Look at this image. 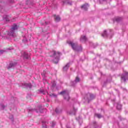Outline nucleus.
I'll return each instance as SVG.
<instances>
[{"mask_svg":"<svg viewBox=\"0 0 128 128\" xmlns=\"http://www.w3.org/2000/svg\"><path fill=\"white\" fill-rule=\"evenodd\" d=\"M68 44L70 46L72 49L76 52H82V46H79L78 43H74L72 41H68Z\"/></svg>","mask_w":128,"mask_h":128,"instance_id":"nucleus-1","label":"nucleus"},{"mask_svg":"<svg viewBox=\"0 0 128 128\" xmlns=\"http://www.w3.org/2000/svg\"><path fill=\"white\" fill-rule=\"evenodd\" d=\"M52 56H52L54 58L53 59V62L54 64H56L58 63V62L60 60V56L61 53L60 52H57L56 51H52Z\"/></svg>","mask_w":128,"mask_h":128,"instance_id":"nucleus-2","label":"nucleus"},{"mask_svg":"<svg viewBox=\"0 0 128 128\" xmlns=\"http://www.w3.org/2000/svg\"><path fill=\"white\" fill-rule=\"evenodd\" d=\"M18 27L16 24H13L10 32L8 33V36L14 38V36H16V30H18Z\"/></svg>","mask_w":128,"mask_h":128,"instance_id":"nucleus-3","label":"nucleus"},{"mask_svg":"<svg viewBox=\"0 0 128 128\" xmlns=\"http://www.w3.org/2000/svg\"><path fill=\"white\" fill-rule=\"evenodd\" d=\"M60 94L63 96L64 100L68 102L70 100V95H68V90H64L60 92Z\"/></svg>","mask_w":128,"mask_h":128,"instance_id":"nucleus-4","label":"nucleus"},{"mask_svg":"<svg viewBox=\"0 0 128 128\" xmlns=\"http://www.w3.org/2000/svg\"><path fill=\"white\" fill-rule=\"evenodd\" d=\"M37 112V113L40 112V114H42L43 111H42V106H38L37 109L30 108L28 110V112Z\"/></svg>","mask_w":128,"mask_h":128,"instance_id":"nucleus-5","label":"nucleus"},{"mask_svg":"<svg viewBox=\"0 0 128 128\" xmlns=\"http://www.w3.org/2000/svg\"><path fill=\"white\" fill-rule=\"evenodd\" d=\"M121 80H123L124 82H126L128 80V72H124L121 76Z\"/></svg>","mask_w":128,"mask_h":128,"instance_id":"nucleus-6","label":"nucleus"},{"mask_svg":"<svg viewBox=\"0 0 128 128\" xmlns=\"http://www.w3.org/2000/svg\"><path fill=\"white\" fill-rule=\"evenodd\" d=\"M112 33L108 34L106 30H104L103 34H102V36L103 38H112Z\"/></svg>","mask_w":128,"mask_h":128,"instance_id":"nucleus-7","label":"nucleus"},{"mask_svg":"<svg viewBox=\"0 0 128 128\" xmlns=\"http://www.w3.org/2000/svg\"><path fill=\"white\" fill-rule=\"evenodd\" d=\"M22 88H32V85L30 83H22Z\"/></svg>","mask_w":128,"mask_h":128,"instance_id":"nucleus-8","label":"nucleus"},{"mask_svg":"<svg viewBox=\"0 0 128 128\" xmlns=\"http://www.w3.org/2000/svg\"><path fill=\"white\" fill-rule=\"evenodd\" d=\"M16 66V62H10L7 67L8 70H10V68H14Z\"/></svg>","mask_w":128,"mask_h":128,"instance_id":"nucleus-9","label":"nucleus"},{"mask_svg":"<svg viewBox=\"0 0 128 128\" xmlns=\"http://www.w3.org/2000/svg\"><path fill=\"white\" fill-rule=\"evenodd\" d=\"M80 78L78 76H76L74 81H72L70 82L71 86H74V84H76L77 82H80Z\"/></svg>","mask_w":128,"mask_h":128,"instance_id":"nucleus-10","label":"nucleus"},{"mask_svg":"<svg viewBox=\"0 0 128 128\" xmlns=\"http://www.w3.org/2000/svg\"><path fill=\"white\" fill-rule=\"evenodd\" d=\"M90 7V5L86 3L84 4H83L82 6H81V8L82 10H88V9Z\"/></svg>","mask_w":128,"mask_h":128,"instance_id":"nucleus-11","label":"nucleus"},{"mask_svg":"<svg viewBox=\"0 0 128 128\" xmlns=\"http://www.w3.org/2000/svg\"><path fill=\"white\" fill-rule=\"evenodd\" d=\"M88 96H90V100L88 98V103H90V100L96 98V96L94 95V94H88Z\"/></svg>","mask_w":128,"mask_h":128,"instance_id":"nucleus-12","label":"nucleus"},{"mask_svg":"<svg viewBox=\"0 0 128 128\" xmlns=\"http://www.w3.org/2000/svg\"><path fill=\"white\" fill-rule=\"evenodd\" d=\"M4 2H0V12L4 13V12H6V10L4 9V7L2 6L4 4Z\"/></svg>","mask_w":128,"mask_h":128,"instance_id":"nucleus-13","label":"nucleus"},{"mask_svg":"<svg viewBox=\"0 0 128 128\" xmlns=\"http://www.w3.org/2000/svg\"><path fill=\"white\" fill-rule=\"evenodd\" d=\"M4 20H6V22H10V17L8 15H4L3 16Z\"/></svg>","mask_w":128,"mask_h":128,"instance_id":"nucleus-14","label":"nucleus"},{"mask_svg":"<svg viewBox=\"0 0 128 128\" xmlns=\"http://www.w3.org/2000/svg\"><path fill=\"white\" fill-rule=\"evenodd\" d=\"M92 126L94 128H100V124L98 123V122L94 121L92 122Z\"/></svg>","mask_w":128,"mask_h":128,"instance_id":"nucleus-15","label":"nucleus"},{"mask_svg":"<svg viewBox=\"0 0 128 128\" xmlns=\"http://www.w3.org/2000/svg\"><path fill=\"white\" fill-rule=\"evenodd\" d=\"M22 56L24 58H26V60H28V58H30V56H28V53H26V52H24L22 54Z\"/></svg>","mask_w":128,"mask_h":128,"instance_id":"nucleus-16","label":"nucleus"},{"mask_svg":"<svg viewBox=\"0 0 128 128\" xmlns=\"http://www.w3.org/2000/svg\"><path fill=\"white\" fill-rule=\"evenodd\" d=\"M78 112V108H74V106H73V110L72 111H70L69 112L70 114H76V112Z\"/></svg>","mask_w":128,"mask_h":128,"instance_id":"nucleus-17","label":"nucleus"},{"mask_svg":"<svg viewBox=\"0 0 128 128\" xmlns=\"http://www.w3.org/2000/svg\"><path fill=\"white\" fill-rule=\"evenodd\" d=\"M54 18L55 20V21L56 22H60V17L59 16H57L56 15V14H54Z\"/></svg>","mask_w":128,"mask_h":128,"instance_id":"nucleus-18","label":"nucleus"},{"mask_svg":"<svg viewBox=\"0 0 128 128\" xmlns=\"http://www.w3.org/2000/svg\"><path fill=\"white\" fill-rule=\"evenodd\" d=\"M70 68V63H68L64 68L63 70L64 72H66L68 68Z\"/></svg>","mask_w":128,"mask_h":128,"instance_id":"nucleus-19","label":"nucleus"},{"mask_svg":"<svg viewBox=\"0 0 128 128\" xmlns=\"http://www.w3.org/2000/svg\"><path fill=\"white\" fill-rule=\"evenodd\" d=\"M62 4H70V6H72V2H70V0L62 1Z\"/></svg>","mask_w":128,"mask_h":128,"instance_id":"nucleus-20","label":"nucleus"},{"mask_svg":"<svg viewBox=\"0 0 128 128\" xmlns=\"http://www.w3.org/2000/svg\"><path fill=\"white\" fill-rule=\"evenodd\" d=\"M38 92H39L40 94H48V92H46L42 89H40L38 90Z\"/></svg>","mask_w":128,"mask_h":128,"instance_id":"nucleus-21","label":"nucleus"},{"mask_svg":"<svg viewBox=\"0 0 128 128\" xmlns=\"http://www.w3.org/2000/svg\"><path fill=\"white\" fill-rule=\"evenodd\" d=\"M86 36H82L81 38H80V42H86Z\"/></svg>","mask_w":128,"mask_h":128,"instance_id":"nucleus-22","label":"nucleus"},{"mask_svg":"<svg viewBox=\"0 0 128 128\" xmlns=\"http://www.w3.org/2000/svg\"><path fill=\"white\" fill-rule=\"evenodd\" d=\"M55 112H56V114H62V109L58 110V108H56Z\"/></svg>","mask_w":128,"mask_h":128,"instance_id":"nucleus-23","label":"nucleus"},{"mask_svg":"<svg viewBox=\"0 0 128 128\" xmlns=\"http://www.w3.org/2000/svg\"><path fill=\"white\" fill-rule=\"evenodd\" d=\"M116 108L117 110H122V105L120 103H117Z\"/></svg>","mask_w":128,"mask_h":128,"instance_id":"nucleus-24","label":"nucleus"},{"mask_svg":"<svg viewBox=\"0 0 128 128\" xmlns=\"http://www.w3.org/2000/svg\"><path fill=\"white\" fill-rule=\"evenodd\" d=\"M95 116H96L98 118H102V114L98 113L95 114Z\"/></svg>","mask_w":128,"mask_h":128,"instance_id":"nucleus-25","label":"nucleus"},{"mask_svg":"<svg viewBox=\"0 0 128 128\" xmlns=\"http://www.w3.org/2000/svg\"><path fill=\"white\" fill-rule=\"evenodd\" d=\"M49 96L50 98H56V96H58L54 94H50Z\"/></svg>","mask_w":128,"mask_h":128,"instance_id":"nucleus-26","label":"nucleus"},{"mask_svg":"<svg viewBox=\"0 0 128 128\" xmlns=\"http://www.w3.org/2000/svg\"><path fill=\"white\" fill-rule=\"evenodd\" d=\"M90 46H92V48H96V46L94 44L92 43V42H90Z\"/></svg>","mask_w":128,"mask_h":128,"instance_id":"nucleus-27","label":"nucleus"},{"mask_svg":"<svg viewBox=\"0 0 128 128\" xmlns=\"http://www.w3.org/2000/svg\"><path fill=\"white\" fill-rule=\"evenodd\" d=\"M42 128H48V127L46 126V122L44 121H42Z\"/></svg>","mask_w":128,"mask_h":128,"instance_id":"nucleus-28","label":"nucleus"},{"mask_svg":"<svg viewBox=\"0 0 128 128\" xmlns=\"http://www.w3.org/2000/svg\"><path fill=\"white\" fill-rule=\"evenodd\" d=\"M116 22H120V20H122V18L120 17L117 18H116Z\"/></svg>","mask_w":128,"mask_h":128,"instance_id":"nucleus-29","label":"nucleus"},{"mask_svg":"<svg viewBox=\"0 0 128 128\" xmlns=\"http://www.w3.org/2000/svg\"><path fill=\"white\" fill-rule=\"evenodd\" d=\"M0 106L2 108V110H4V108H6V106L2 104H0Z\"/></svg>","mask_w":128,"mask_h":128,"instance_id":"nucleus-30","label":"nucleus"},{"mask_svg":"<svg viewBox=\"0 0 128 128\" xmlns=\"http://www.w3.org/2000/svg\"><path fill=\"white\" fill-rule=\"evenodd\" d=\"M46 71H44L42 73V76H44V78H46Z\"/></svg>","mask_w":128,"mask_h":128,"instance_id":"nucleus-31","label":"nucleus"},{"mask_svg":"<svg viewBox=\"0 0 128 128\" xmlns=\"http://www.w3.org/2000/svg\"><path fill=\"white\" fill-rule=\"evenodd\" d=\"M9 118L10 120H11L12 122H14V116L12 115H10V116H9Z\"/></svg>","mask_w":128,"mask_h":128,"instance_id":"nucleus-32","label":"nucleus"},{"mask_svg":"<svg viewBox=\"0 0 128 128\" xmlns=\"http://www.w3.org/2000/svg\"><path fill=\"white\" fill-rule=\"evenodd\" d=\"M6 52V50H0V56H2V54H4V52Z\"/></svg>","mask_w":128,"mask_h":128,"instance_id":"nucleus-33","label":"nucleus"},{"mask_svg":"<svg viewBox=\"0 0 128 128\" xmlns=\"http://www.w3.org/2000/svg\"><path fill=\"white\" fill-rule=\"evenodd\" d=\"M7 2L8 4H14V0H8Z\"/></svg>","mask_w":128,"mask_h":128,"instance_id":"nucleus-34","label":"nucleus"},{"mask_svg":"<svg viewBox=\"0 0 128 128\" xmlns=\"http://www.w3.org/2000/svg\"><path fill=\"white\" fill-rule=\"evenodd\" d=\"M56 86V82L54 81L52 84V88H54Z\"/></svg>","mask_w":128,"mask_h":128,"instance_id":"nucleus-35","label":"nucleus"},{"mask_svg":"<svg viewBox=\"0 0 128 128\" xmlns=\"http://www.w3.org/2000/svg\"><path fill=\"white\" fill-rule=\"evenodd\" d=\"M42 26H46V24H48V22H44V23L42 24Z\"/></svg>","mask_w":128,"mask_h":128,"instance_id":"nucleus-36","label":"nucleus"},{"mask_svg":"<svg viewBox=\"0 0 128 128\" xmlns=\"http://www.w3.org/2000/svg\"><path fill=\"white\" fill-rule=\"evenodd\" d=\"M30 0H27L26 2V4H30Z\"/></svg>","mask_w":128,"mask_h":128,"instance_id":"nucleus-37","label":"nucleus"},{"mask_svg":"<svg viewBox=\"0 0 128 128\" xmlns=\"http://www.w3.org/2000/svg\"><path fill=\"white\" fill-rule=\"evenodd\" d=\"M106 0H99L100 4H102V2H106Z\"/></svg>","mask_w":128,"mask_h":128,"instance_id":"nucleus-38","label":"nucleus"},{"mask_svg":"<svg viewBox=\"0 0 128 128\" xmlns=\"http://www.w3.org/2000/svg\"><path fill=\"white\" fill-rule=\"evenodd\" d=\"M56 126V122H52V126L54 128Z\"/></svg>","mask_w":128,"mask_h":128,"instance_id":"nucleus-39","label":"nucleus"},{"mask_svg":"<svg viewBox=\"0 0 128 128\" xmlns=\"http://www.w3.org/2000/svg\"><path fill=\"white\" fill-rule=\"evenodd\" d=\"M106 82H108V80H106V82H104V86H106Z\"/></svg>","mask_w":128,"mask_h":128,"instance_id":"nucleus-40","label":"nucleus"},{"mask_svg":"<svg viewBox=\"0 0 128 128\" xmlns=\"http://www.w3.org/2000/svg\"><path fill=\"white\" fill-rule=\"evenodd\" d=\"M7 50H12V48H8L6 49Z\"/></svg>","mask_w":128,"mask_h":128,"instance_id":"nucleus-41","label":"nucleus"},{"mask_svg":"<svg viewBox=\"0 0 128 128\" xmlns=\"http://www.w3.org/2000/svg\"><path fill=\"white\" fill-rule=\"evenodd\" d=\"M123 90H126V89L125 88H122Z\"/></svg>","mask_w":128,"mask_h":128,"instance_id":"nucleus-42","label":"nucleus"},{"mask_svg":"<svg viewBox=\"0 0 128 128\" xmlns=\"http://www.w3.org/2000/svg\"><path fill=\"white\" fill-rule=\"evenodd\" d=\"M112 102H114V100H116V99H114L112 100Z\"/></svg>","mask_w":128,"mask_h":128,"instance_id":"nucleus-43","label":"nucleus"},{"mask_svg":"<svg viewBox=\"0 0 128 128\" xmlns=\"http://www.w3.org/2000/svg\"><path fill=\"white\" fill-rule=\"evenodd\" d=\"M12 98V100H14V98Z\"/></svg>","mask_w":128,"mask_h":128,"instance_id":"nucleus-44","label":"nucleus"},{"mask_svg":"<svg viewBox=\"0 0 128 128\" xmlns=\"http://www.w3.org/2000/svg\"><path fill=\"white\" fill-rule=\"evenodd\" d=\"M110 32H112V30H110Z\"/></svg>","mask_w":128,"mask_h":128,"instance_id":"nucleus-45","label":"nucleus"},{"mask_svg":"<svg viewBox=\"0 0 128 128\" xmlns=\"http://www.w3.org/2000/svg\"><path fill=\"white\" fill-rule=\"evenodd\" d=\"M84 98H86V97H84Z\"/></svg>","mask_w":128,"mask_h":128,"instance_id":"nucleus-46","label":"nucleus"}]
</instances>
